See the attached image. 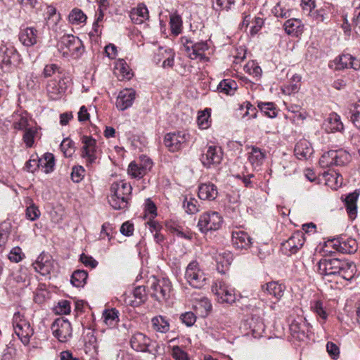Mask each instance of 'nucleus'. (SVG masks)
I'll use <instances>...</instances> for the list:
<instances>
[{
    "label": "nucleus",
    "mask_w": 360,
    "mask_h": 360,
    "mask_svg": "<svg viewBox=\"0 0 360 360\" xmlns=\"http://www.w3.org/2000/svg\"><path fill=\"white\" fill-rule=\"evenodd\" d=\"M131 186L122 181L115 182L110 187V195L108 201L115 210H123L127 207L128 197L131 194Z\"/></svg>",
    "instance_id": "nucleus-1"
},
{
    "label": "nucleus",
    "mask_w": 360,
    "mask_h": 360,
    "mask_svg": "<svg viewBox=\"0 0 360 360\" xmlns=\"http://www.w3.org/2000/svg\"><path fill=\"white\" fill-rule=\"evenodd\" d=\"M58 51L65 57L72 56L77 58L84 49L82 41L73 35H64L57 44Z\"/></svg>",
    "instance_id": "nucleus-2"
},
{
    "label": "nucleus",
    "mask_w": 360,
    "mask_h": 360,
    "mask_svg": "<svg viewBox=\"0 0 360 360\" xmlns=\"http://www.w3.org/2000/svg\"><path fill=\"white\" fill-rule=\"evenodd\" d=\"M350 159V155L345 150H329L321 157L319 164L322 167L344 166L349 162Z\"/></svg>",
    "instance_id": "nucleus-3"
},
{
    "label": "nucleus",
    "mask_w": 360,
    "mask_h": 360,
    "mask_svg": "<svg viewBox=\"0 0 360 360\" xmlns=\"http://www.w3.org/2000/svg\"><path fill=\"white\" fill-rule=\"evenodd\" d=\"M13 326L15 333L24 345L30 342V338L33 335V330L30 323L27 321L20 312H16L13 318Z\"/></svg>",
    "instance_id": "nucleus-4"
},
{
    "label": "nucleus",
    "mask_w": 360,
    "mask_h": 360,
    "mask_svg": "<svg viewBox=\"0 0 360 360\" xmlns=\"http://www.w3.org/2000/svg\"><path fill=\"white\" fill-rule=\"evenodd\" d=\"M185 278L193 288H201L205 285V275L195 261L191 262L186 267Z\"/></svg>",
    "instance_id": "nucleus-5"
},
{
    "label": "nucleus",
    "mask_w": 360,
    "mask_h": 360,
    "mask_svg": "<svg viewBox=\"0 0 360 360\" xmlns=\"http://www.w3.org/2000/svg\"><path fill=\"white\" fill-rule=\"evenodd\" d=\"M222 224V218L217 212H208L200 215L198 226L202 233L218 230Z\"/></svg>",
    "instance_id": "nucleus-6"
},
{
    "label": "nucleus",
    "mask_w": 360,
    "mask_h": 360,
    "mask_svg": "<svg viewBox=\"0 0 360 360\" xmlns=\"http://www.w3.org/2000/svg\"><path fill=\"white\" fill-rule=\"evenodd\" d=\"M148 283L153 290L152 295L158 300H167L169 297L172 286L168 279L165 278L158 279L153 277L149 280Z\"/></svg>",
    "instance_id": "nucleus-7"
},
{
    "label": "nucleus",
    "mask_w": 360,
    "mask_h": 360,
    "mask_svg": "<svg viewBox=\"0 0 360 360\" xmlns=\"http://www.w3.org/2000/svg\"><path fill=\"white\" fill-rule=\"evenodd\" d=\"M70 84V79L67 77H60L58 79L49 80L46 85L48 96L53 100L60 98Z\"/></svg>",
    "instance_id": "nucleus-8"
},
{
    "label": "nucleus",
    "mask_w": 360,
    "mask_h": 360,
    "mask_svg": "<svg viewBox=\"0 0 360 360\" xmlns=\"http://www.w3.org/2000/svg\"><path fill=\"white\" fill-rule=\"evenodd\" d=\"M223 152L220 147L207 145L202 151L200 160L206 167L219 164L222 160Z\"/></svg>",
    "instance_id": "nucleus-9"
},
{
    "label": "nucleus",
    "mask_w": 360,
    "mask_h": 360,
    "mask_svg": "<svg viewBox=\"0 0 360 360\" xmlns=\"http://www.w3.org/2000/svg\"><path fill=\"white\" fill-rule=\"evenodd\" d=\"M51 329L54 336L61 342H66L72 336L70 323L63 318H58L53 323Z\"/></svg>",
    "instance_id": "nucleus-10"
},
{
    "label": "nucleus",
    "mask_w": 360,
    "mask_h": 360,
    "mask_svg": "<svg viewBox=\"0 0 360 360\" xmlns=\"http://www.w3.org/2000/svg\"><path fill=\"white\" fill-rule=\"evenodd\" d=\"M153 162L147 157H141L139 160L131 162L129 165L128 173L134 178H141L152 168Z\"/></svg>",
    "instance_id": "nucleus-11"
},
{
    "label": "nucleus",
    "mask_w": 360,
    "mask_h": 360,
    "mask_svg": "<svg viewBox=\"0 0 360 360\" xmlns=\"http://www.w3.org/2000/svg\"><path fill=\"white\" fill-rule=\"evenodd\" d=\"M212 290L217 295L219 302L232 304L236 301V295L233 290L229 288L224 281H217L212 287Z\"/></svg>",
    "instance_id": "nucleus-12"
},
{
    "label": "nucleus",
    "mask_w": 360,
    "mask_h": 360,
    "mask_svg": "<svg viewBox=\"0 0 360 360\" xmlns=\"http://www.w3.org/2000/svg\"><path fill=\"white\" fill-rule=\"evenodd\" d=\"M184 48L191 59L207 60V57L204 53L209 49V45L207 42L200 41L193 44L192 41L186 40L184 44Z\"/></svg>",
    "instance_id": "nucleus-13"
},
{
    "label": "nucleus",
    "mask_w": 360,
    "mask_h": 360,
    "mask_svg": "<svg viewBox=\"0 0 360 360\" xmlns=\"http://www.w3.org/2000/svg\"><path fill=\"white\" fill-rule=\"evenodd\" d=\"M34 269L42 276L51 274L54 269V261L51 256L48 254L41 253L33 263Z\"/></svg>",
    "instance_id": "nucleus-14"
},
{
    "label": "nucleus",
    "mask_w": 360,
    "mask_h": 360,
    "mask_svg": "<svg viewBox=\"0 0 360 360\" xmlns=\"http://www.w3.org/2000/svg\"><path fill=\"white\" fill-rule=\"evenodd\" d=\"M82 143L84 146L82 148V156L86 159L87 162H94L98 155L96 140L91 136H84L82 137Z\"/></svg>",
    "instance_id": "nucleus-15"
},
{
    "label": "nucleus",
    "mask_w": 360,
    "mask_h": 360,
    "mask_svg": "<svg viewBox=\"0 0 360 360\" xmlns=\"http://www.w3.org/2000/svg\"><path fill=\"white\" fill-rule=\"evenodd\" d=\"M342 261L336 259H323L319 262V272L323 276L336 275L340 271Z\"/></svg>",
    "instance_id": "nucleus-16"
},
{
    "label": "nucleus",
    "mask_w": 360,
    "mask_h": 360,
    "mask_svg": "<svg viewBox=\"0 0 360 360\" xmlns=\"http://www.w3.org/2000/svg\"><path fill=\"white\" fill-rule=\"evenodd\" d=\"M136 97V91L132 89H126L121 91L117 98L116 106L121 110L130 107Z\"/></svg>",
    "instance_id": "nucleus-17"
},
{
    "label": "nucleus",
    "mask_w": 360,
    "mask_h": 360,
    "mask_svg": "<svg viewBox=\"0 0 360 360\" xmlns=\"http://www.w3.org/2000/svg\"><path fill=\"white\" fill-rule=\"evenodd\" d=\"M185 135L181 134L169 133L165 135L164 143L165 146L172 152L179 150L186 142Z\"/></svg>",
    "instance_id": "nucleus-18"
},
{
    "label": "nucleus",
    "mask_w": 360,
    "mask_h": 360,
    "mask_svg": "<svg viewBox=\"0 0 360 360\" xmlns=\"http://www.w3.org/2000/svg\"><path fill=\"white\" fill-rule=\"evenodd\" d=\"M19 39L24 46H33L37 43L38 31L33 27H22L19 33Z\"/></svg>",
    "instance_id": "nucleus-19"
},
{
    "label": "nucleus",
    "mask_w": 360,
    "mask_h": 360,
    "mask_svg": "<svg viewBox=\"0 0 360 360\" xmlns=\"http://www.w3.org/2000/svg\"><path fill=\"white\" fill-rule=\"evenodd\" d=\"M150 344V339L141 333H134L130 340L131 347L137 352H147Z\"/></svg>",
    "instance_id": "nucleus-20"
},
{
    "label": "nucleus",
    "mask_w": 360,
    "mask_h": 360,
    "mask_svg": "<svg viewBox=\"0 0 360 360\" xmlns=\"http://www.w3.org/2000/svg\"><path fill=\"white\" fill-rule=\"evenodd\" d=\"M337 69L352 68L359 70L360 68V60L350 54H342L335 60Z\"/></svg>",
    "instance_id": "nucleus-21"
},
{
    "label": "nucleus",
    "mask_w": 360,
    "mask_h": 360,
    "mask_svg": "<svg viewBox=\"0 0 360 360\" xmlns=\"http://www.w3.org/2000/svg\"><path fill=\"white\" fill-rule=\"evenodd\" d=\"M311 144L306 139L300 140L295 147V155L300 160H307L313 154Z\"/></svg>",
    "instance_id": "nucleus-22"
},
{
    "label": "nucleus",
    "mask_w": 360,
    "mask_h": 360,
    "mask_svg": "<svg viewBox=\"0 0 360 360\" xmlns=\"http://www.w3.org/2000/svg\"><path fill=\"white\" fill-rule=\"evenodd\" d=\"M334 245L337 247V250L347 254L354 253L358 249L356 240L352 238H340Z\"/></svg>",
    "instance_id": "nucleus-23"
},
{
    "label": "nucleus",
    "mask_w": 360,
    "mask_h": 360,
    "mask_svg": "<svg viewBox=\"0 0 360 360\" xmlns=\"http://www.w3.org/2000/svg\"><path fill=\"white\" fill-rule=\"evenodd\" d=\"M232 241L234 247L238 249L247 250L252 244L250 237L247 233L241 231L233 232Z\"/></svg>",
    "instance_id": "nucleus-24"
},
{
    "label": "nucleus",
    "mask_w": 360,
    "mask_h": 360,
    "mask_svg": "<svg viewBox=\"0 0 360 360\" xmlns=\"http://www.w3.org/2000/svg\"><path fill=\"white\" fill-rule=\"evenodd\" d=\"M131 21L136 24H141L149 18L148 8L144 4H139L130 12Z\"/></svg>",
    "instance_id": "nucleus-25"
},
{
    "label": "nucleus",
    "mask_w": 360,
    "mask_h": 360,
    "mask_svg": "<svg viewBox=\"0 0 360 360\" xmlns=\"http://www.w3.org/2000/svg\"><path fill=\"white\" fill-rule=\"evenodd\" d=\"M218 195L217 187L213 184H202L199 186L198 197L202 200H212Z\"/></svg>",
    "instance_id": "nucleus-26"
},
{
    "label": "nucleus",
    "mask_w": 360,
    "mask_h": 360,
    "mask_svg": "<svg viewBox=\"0 0 360 360\" xmlns=\"http://www.w3.org/2000/svg\"><path fill=\"white\" fill-rule=\"evenodd\" d=\"M324 127L328 132L340 131L343 129L340 116L336 113H332L329 115L324 123Z\"/></svg>",
    "instance_id": "nucleus-27"
},
{
    "label": "nucleus",
    "mask_w": 360,
    "mask_h": 360,
    "mask_svg": "<svg viewBox=\"0 0 360 360\" xmlns=\"http://www.w3.org/2000/svg\"><path fill=\"white\" fill-rule=\"evenodd\" d=\"M115 73L117 75L119 79H129L133 75L131 69L122 59H120L117 61L115 67Z\"/></svg>",
    "instance_id": "nucleus-28"
},
{
    "label": "nucleus",
    "mask_w": 360,
    "mask_h": 360,
    "mask_svg": "<svg viewBox=\"0 0 360 360\" xmlns=\"http://www.w3.org/2000/svg\"><path fill=\"white\" fill-rule=\"evenodd\" d=\"M303 244L302 233H296L284 243V246L291 252L295 253L302 247Z\"/></svg>",
    "instance_id": "nucleus-29"
},
{
    "label": "nucleus",
    "mask_w": 360,
    "mask_h": 360,
    "mask_svg": "<svg viewBox=\"0 0 360 360\" xmlns=\"http://www.w3.org/2000/svg\"><path fill=\"white\" fill-rule=\"evenodd\" d=\"M265 158V154L260 148L252 146L251 151L249 152L248 160L254 167L260 166Z\"/></svg>",
    "instance_id": "nucleus-30"
},
{
    "label": "nucleus",
    "mask_w": 360,
    "mask_h": 360,
    "mask_svg": "<svg viewBox=\"0 0 360 360\" xmlns=\"http://www.w3.org/2000/svg\"><path fill=\"white\" fill-rule=\"evenodd\" d=\"M262 289L267 294L274 297L276 299H280L283 295V286L276 282H270L266 283L262 286Z\"/></svg>",
    "instance_id": "nucleus-31"
},
{
    "label": "nucleus",
    "mask_w": 360,
    "mask_h": 360,
    "mask_svg": "<svg viewBox=\"0 0 360 360\" xmlns=\"http://www.w3.org/2000/svg\"><path fill=\"white\" fill-rule=\"evenodd\" d=\"M358 195H359L354 192L349 194L345 200L347 212L352 219H354L356 216V200Z\"/></svg>",
    "instance_id": "nucleus-32"
},
{
    "label": "nucleus",
    "mask_w": 360,
    "mask_h": 360,
    "mask_svg": "<svg viewBox=\"0 0 360 360\" xmlns=\"http://www.w3.org/2000/svg\"><path fill=\"white\" fill-rule=\"evenodd\" d=\"M356 272V267L353 263H349L342 261L340 271L337 274L340 275L345 280L352 279Z\"/></svg>",
    "instance_id": "nucleus-33"
},
{
    "label": "nucleus",
    "mask_w": 360,
    "mask_h": 360,
    "mask_svg": "<svg viewBox=\"0 0 360 360\" xmlns=\"http://www.w3.org/2000/svg\"><path fill=\"white\" fill-rule=\"evenodd\" d=\"M238 88L236 82L232 79H223L218 85L217 89L219 92L227 95L233 94Z\"/></svg>",
    "instance_id": "nucleus-34"
},
{
    "label": "nucleus",
    "mask_w": 360,
    "mask_h": 360,
    "mask_svg": "<svg viewBox=\"0 0 360 360\" xmlns=\"http://www.w3.org/2000/svg\"><path fill=\"white\" fill-rule=\"evenodd\" d=\"M302 23L298 19L292 18L284 23V28L288 34L298 35L302 32Z\"/></svg>",
    "instance_id": "nucleus-35"
},
{
    "label": "nucleus",
    "mask_w": 360,
    "mask_h": 360,
    "mask_svg": "<svg viewBox=\"0 0 360 360\" xmlns=\"http://www.w3.org/2000/svg\"><path fill=\"white\" fill-rule=\"evenodd\" d=\"M1 51L4 54L2 56V63L6 65L11 64L13 60H15L18 58L16 50L11 46L9 47L4 46V47L1 48Z\"/></svg>",
    "instance_id": "nucleus-36"
},
{
    "label": "nucleus",
    "mask_w": 360,
    "mask_h": 360,
    "mask_svg": "<svg viewBox=\"0 0 360 360\" xmlns=\"http://www.w3.org/2000/svg\"><path fill=\"white\" fill-rule=\"evenodd\" d=\"M86 279L87 273L85 271L77 270L72 275L71 283L77 288H80L84 285Z\"/></svg>",
    "instance_id": "nucleus-37"
},
{
    "label": "nucleus",
    "mask_w": 360,
    "mask_h": 360,
    "mask_svg": "<svg viewBox=\"0 0 360 360\" xmlns=\"http://www.w3.org/2000/svg\"><path fill=\"white\" fill-rule=\"evenodd\" d=\"M154 329L161 333H166L169 330V325L167 321L162 316L154 317L152 319Z\"/></svg>",
    "instance_id": "nucleus-38"
},
{
    "label": "nucleus",
    "mask_w": 360,
    "mask_h": 360,
    "mask_svg": "<svg viewBox=\"0 0 360 360\" xmlns=\"http://www.w3.org/2000/svg\"><path fill=\"white\" fill-rule=\"evenodd\" d=\"M301 77L299 75H293L291 78L290 84L284 86L283 91L287 94L296 93L299 91L300 87Z\"/></svg>",
    "instance_id": "nucleus-39"
},
{
    "label": "nucleus",
    "mask_w": 360,
    "mask_h": 360,
    "mask_svg": "<svg viewBox=\"0 0 360 360\" xmlns=\"http://www.w3.org/2000/svg\"><path fill=\"white\" fill-rule=\"evenodd\" d=\"M68 18L72 24L79 25L86 21V16L80 9L75 8L69 14Z\"/></svg>",
    "instance_id": "nucleus-40"
},
{
    "label": "nucleus",
    "mask_w": 360,
    "mask_h": 360,
    "mask_svg": "<svg viewBox=\"0 0 360 360\" xmlns=\"http://www.w3.org/2000/svg\"><path fill=\"white\" fill-rule=\"evenodd\" d=\"M307 6H309L311 16L313 18L314 20L317 21L318 22H322L324 20V11L323 9L321 10H316V11H311V7L314 8V2L311 1V0H309L307 3H304V6H303L304 9H307Z\"/></svg>",
    "instance_id": "nucleus-41"
},
{
    "label": "nucleus",
    "mask_w": 360,
    "mask_h": 360,
    "mask_svg": "<svg viewBox=\"0 0 360 360\" xmlns=\"http://www.w3.org/2000/svg\"><path fill=\"white\" fill-rule=\"evenodd\" d=\"M103 319L107 325L113 326L118 321V311L115 309L106 310L103 313Z\"/></svg>",
    "instance_id": "nucleus-42"
},
{
    "label": "nucleus",
    "mask_w": 360,
    "mask_h": 360,
    "mask_svg": "<svg viewBox=\"0 0 360 360\" xmlns=\"http://www.w3.org/2000/svg\"><path fill=\"white\" fill-rule=\"evenodd\" d=\"M12 279L14 282L22 285L25 286L28 282V276L26 269H20L13 274Z\"/></svg>",
    "instance_id": "nucleus-43"
},
{
    "label": "nucleus",
    "mask_w": 360,
    "mask_h": 360,
    "mask_svg": "<svg viewBox=\"0 0 360 360\" xmlns=\"http://www.w3.org/2000/svg\"><path fill=\"white\" fill-rule=\"evenodd\" d=\"M60 147L65 157H71L75 153L74 142L70 139H65Z\"/></svg>",
    "instance_id": "nucleus-44"
},
{
    "label": "nucleus",
    "mask_w": 360,
    "mask_h": 360,
    "mask_svg": "<svg viewBox=\"0 0 360 360\" xmlns=\"http://www.w3.org/2000/svg\"><path fill=\"white\" fill-rule=\"evenodd\" d=\"M257 106L268 117L271 118L276 117L277 112L272 103H259Z\"/></svg>",
    "instance_id": "nucleus-45"
},
{
    "label": "nucleus",
    "mask_w": 360,
    "mask_h": 360,
    "mask_svg": "<svg viewBox=\"0 0 360 360\" xmlns=\"http://www.w3.org/2000/svg\"><path fill=\"white\" fill-rule=\"evenodd\" d=\"M37 133V129L35 127H30L25 129L23 135V141L26 146L31 148L34 144V139Z\"/></svg>",
    "instance_id": "nucleus-46"
},
{
    "label": "nucleus",
    "mask_w": 360,
    "mask_h": 360,
    "mask_svg": "<svg viewBox=\"0 0 360 360\" xmlns=\"http://www.w3.org/2000/svg\"><path fill=\"white\" fill-rule=\"evenodd\" d=\"M39 164L45 167V172L52 171L54 166V157L51 153H46L44 159L39 160Z\"/></svg>",
    "instance_id": "nucleus-47"
},
{
    "label": "nucleus",
    "mask_w": 360,
    "mask_h": 360,
    "mask_svg": "<svg viewBox=\"0 0 360 360\" xmlns=\"http://www.w3.org/2000/svg\"><path fill=\"white\" fill-rule=\"evenodd\" d=\"M30 205L26 209V217L31 221L37 219L40 216V211L38 207L32 203V200H29Z\"/></svg>",
    "instance_id": "nucleus-48"
},
{
    "label": "nucleus",
    "mask_w": 360,
    "mask_h": 360,
    "mask_svg": "<svg viewBox=\"0 0 360 360\" xmlns=\"http://www.w3.org/2000/svg\"><path fill=\"white\" fill-rule=\"evenodd\" d=\"M158 54L162 56L163 57L167 56V58L163 61V63H162V66L164 68L173 66V65H174V53H172L171 49L163 50L162 48H160Z\"/></svg>",
    "instance_id": "nucleus-49"
},
{
    "label": "nucleus",
    "mask_w": 360,
    "mask_h": 360,
    "mask_svg": "<svg viewBox=\"0 0 360 360\" xmlns=\"http://www.w3.org/2000/svg\"><path fill=\"white\" fill-rule=\"evenodd\" d=\"M245 70L254 77H259L262 75L261 68L254 61H250L245 66Z\"/></svg>",
    "instance_id": "nucleus-50"
},
{
    "label": "nucleus",
    "mask_w": 360,
    "mask_h": 360,
    "mask_svg": "<svg viewBox=\"0 0 360 360\" xmlns=\"http://www.w3.org/2000/svg\"><path fill=\"white\" fill-rule=\"evenodd\" d=\"M311 309L313 311L316 313L318 316H319L321 319H323V320H326L328 317V314L321 301L316 300V302H314V305L311 307Z\"/></svg>",
    "instance_id": "nucleus-51"
},
{
    "label": "nucleus",
    "mask_w": 360,
    "mask_h": 360,
    "mask_svg": "<svg viewBox=\"0 0 360 360\" xmlns=\"http://www.w3.org/2000/svg\"><path fill=\"white\" fill-rule=\"evenodd\" d=\"M351 121L360 129V101L354 104L353 109L351 110Z\"/></svg>",
    "instance_id": "nucleus-52"
},
{
    "label": "nucleus",
    "mask_w": 360,
    "mask_h": 360,
    "mask_svg": "<svg viewBox=\"0 0 360 360\" xmlns=\"http://www.w3.org/2000/svg\"><path fill=\"white\" fill-rule=\"evenodd\" d=\"M250 327L253 334H259L264 330V325L259 318H252L250 323Z\"/></svg>",
    "instance_id": "nucleus-53"
},
{
    "label": "nucleus",
    "mask_w": 360,
    "mask_h": 360,
    "mask_svg": "<svg viewBox=\"0 0 360 360\" xmlns=\"http://www.w3.org/2000/svg\"><path fill=\"white\" fill-rule=\"evenodd\" d=\"M195 309L196 310L201 309L200 312L202 314H207L212 309V304L207 298L202 297L198 301L197 305L195 306Z\"/></svg>",
    "instance_id": "nucleus-54"
},
{
    "label": "nucleus",
    "mask_w": 360,
    "mask_h": 360,
    "mask_svg": "<svg viewBox=\"0 0 360 360\" xmlns=\"http://www.w3.org/2000/svg\"><path fill=\"white\" fill-rule=\"evenodd\" d=\"M181 17L178 15H172L170 17V25L171 29L173 33L175 34H179L181 32Z\"/></svg>",
    "instance_id": "nucleus-55"
},
{
    "label": "nucleus",
    "mask_w": 360,
    "mask_h": 360,
    "mask_svg": "<svg viewBox=\"0 0 360 360\" xmlns=\"http://www.w3.org/2000/svg\"><path fill=\"white\" fill-rule=\"evenodd\" d=\"M197 204V200L192 198H191L189 200L186 198L184 202V206L186 209V211L189 214H195L199 211Z\"/></svg>",
    "instance_id": "nucleus-56"
},
{
    "label": "nucleus",
    "mask_w": 360,
    "mask_h": 360,
    "mask_svg": "<svg viewBox=\"0 0 360 360\" xmlns=\"http://www.w3.org/2000/svg\"><path fill=\"white\" fill-rule=\"evenodd\" d=\"M24 254L19 247L13 248L8 254V259L13 262H19L22 260Z\"/></svg>",
    "instance_id": "nucleus-57"
},
{
    "label": "nucleus",
    "mask_w": 360,
    "mask_h": 360,
    "mask_svg": "<svg viewBox=\"0 0 360 360\" xmlns=\"http://www.w3.org/2000/svg\"><path fill=\"white\" fill-rule=\"evenodd\" d=\"M84 174V169L82 167H75L72 168L71 177L73 181L78 183L82 179Z\"/></svg>",
    "instance_id": "nucleus-58"
},
{
    "label": "nucleus",
    "mask_w": 360,
    "mask_h": 360,
    "mask_svg": "<svg viewBox=\"0 0 360 360\" xmlns=\"http://www.w3.org/2000/svg\"><path fill=\"white\" fill-rule=\"evenodd\" d=\"M210 117V112L207 109L202 112L198 117V124L202 129H206L208 127V119Z\"/></svg>",
    "instance_id": "nucleus-59"
},
{
    "label": "nucleus",
    "mask_w": 360,
    "mask_h": 360,
    "mask_svg": "<svg viewBox=\"0 0 360 360\" xmlns=\"http://www.w3.org/2000/svg\"><path fill=\"white\" fill-rule=\"evenodd\" d=\"M181 319L187 326H191L195 323L196 316L193 312L188 311L181 315Z\"/></svg>",
    "instance_id": "nucleus-60"
},
{
    "label": "nucleus",
    "mask_w": 360,
    "mask_h": 360,
    "mask_svg": "<svg viewBox=\"0 0 360 360\" xmlns=\"http://www.w3.org/2000/svg\"><path fill=\"white\" fill-rule=\"evenodd\" d=\"M56 313L62 314H68L70 312V302L67 300H63L58 302V306L56 307Z\"/></svg>",
    "instance_id": "nucleus-61"
},
{
    "label": "nucleus",
    "mask_w": 360,
    "mask_h": 360,
    "mask_svg": "<svg viewBox=\"0 0 360 360\" xmlns=\"http://www.w3.org/2000/svg\"><path fill=\"white\" fill-rule=\"evenodd\" d=\"M56 72H60V68L56 64H49L44 67L43 75L44 77H49Z\"/></svg>",
    "instance_id": "nucleus-62"
},
{
    "label": "nucleus",
    "mask_w": 360,
    "mask_h": 360,
    "mask_svg": "<svg viewBox=\"0 0 360 360\" xmlns=\"http://www.w3.org/2000/svg\"><path fill=\"white\" fill-rule=\"evenodd\" d=\"M172 356L176 360H188V359L187 354L178 346L173 347Z\"/></svg>",
    "instance_id": "nucleus-63"
},
{
    "label": "nucleus",
    "mask_w": 360,
    "mask_h": 360,
    "mask_svg": "<svg viewBox=\"0 0 360 360\" xmlns=\"http://www.w3.org/2000/svg\"><path fill=\"white\" fill-rule=\"evenodd\" d=\"M326 349L329 355L333 359H336L339 356L340 349L335 343L328 342L326 345Z\"/></svg>",
    "instance_id": "nucleus-64"
}]
</instances>
